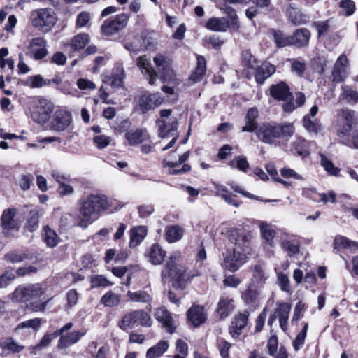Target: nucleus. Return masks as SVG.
Here are the masks:
<instances>
[{
  "label": "nucleus",
  "instance_id": "a878e982",
  "mask_svg": "<svg viewBox=\"0 0 358 358\" xmlns=\"http://www.w3.org/2000/svg\"><path fill=\"white\" fill-rule=\"evenodd\" d=\"M259 229L261 233V237L264 241V243L270 247L274 246V238L275 237L276 232L273 229V227L268 223L260 221Z\"/></svg>",
  "mask_w": 358,
  "mask_h": 358
},
{
  "label": "nucleus",
  "instance_id": "4d7b16f0",
  "mask_svg": "<svg viewBox=\"0 0 358 358\" xmlns=\"http://www.w3.org/2000/svg\"><path fill=\"white\" fill-rule=\"evenodd\" d=\"M176 355L174 358H186L188 355V345L181 339H178L176 343Z\"/></svg>",
  "mask_w": 358,
  "mask_h": 358
},
{
  "label": "nucleus",
  "instance_id": "7ed1b4c3",
  "mask_svg": "<svg viewBox=\"0 0 358 358\" xmlns=\"http://www.w3.org/2000/svg\"><path fill=\"white\" fill-rule=\"evenodd\" d=\"M294 131V127L291 123L278 124L271 122L260 124L255 132L260 141L276 147L281 145V138L285 139L283 141H287L288 138L293 136ZM282 144L285 145V143L283 142Z\"/></svg>",
  "mask_w": 358,
  "mask_h": 358
},
{
  "label": "nucleus",
  "instance_id": "49530a36",
  "mask_svg": "<svg viewBox=\"0 0 358 358\" xmlns=\"http://www.w3.org/2000/svg\"><path fill=\"white\" fill-rule=\"evenodd\" d=\"M44 234L43 235V240L47 245L50 248H53L59 243V236L56 232L52 230L49 226H45L43 228Z\"/></svg>",
  "mask_w": 358,
  "mask_h": 358
},
{
  "label": "nucleus",
  "instance_id": "774afa93",
  "mask_svg": "<svg viewBox=\"0 0 358 358\" xmlns=\"http://www.w3.org/2000/svg\"><path fill=\"white\" fill-rule=\"evenodd\" d=\"M15 278V273L8 269L0 275V288L6 287L12 280Z\"/></svg>",
  "mask_w": 358,
  "mask_h": 358
},
{
  "label": "nucleus",
  "instance_id": "09e8293b",
  "mask_svg": "<svg viewBox=\"0 0 358 358\" xmlns=\"http://www.w3.org/2000/svg\"><path fill=\"white\" fill-rule=\"evenodd\" d=\"M89 42V36L86 34H78L71 42V50L76 51L83 48Z\"/></svg>",
  "mask_w": 358,
  "mask_h": 358
},
{
  "label": "nucleus",
  "instance_id": "de8ad7c7",
  "mask_svg": "<svg viewBox=\"0 0 358 358\" xmlns=\"http://www.w3.org/2000/svg\"><path fill=\"white\" fill-rule=\"evenodd\" d=\"M320 164L324 169L330 175L337 176L340 173V169L334 165L331 159L324 154H320Z\"/></svg>",
  "mask_w": 358,
  "mask_h": 358
},
{
  "label": "nucleus",
  "instance_id": "79ce46f5",
  "mask_svg": "<svg viewBox=\"0 0 358 358\" xmlns=\"http://www.w3.org/2000/svg\"><path fill=\"white\" fill-rule=\"evenodd\" d=\"M261 288L262 287L250 283L248 289L243 293L242 299L246 303L256 302L260 295Z\"/></svg>",
  "mask_w": 358,
  "mask_h": 358
},
{
  "label": "nucleus",
  "instance_id": "473e14b6",
  "mask_svg": "<svg viewBox=\"0 0 358 358\" xmlns=\"http://www.w3.org/2000/svg\"><path fill=\"white\" fill-rule=\"evenodd\" d=\"M206 62L203 56L196 57V67L189 76V79L195 83L199 82L206 73Z\"/></svg>",
  "mask_w": 358,
  "mask_h": 358
},
{
  "label": "nucleus",
  "instance_id": "37998d69",
  "mask_svg": "<svg viewBox=\"0 0 358 358\" xmlns=\"http://www.w3.org/2000/svg\"><path fill=\"white\" fill-rule=\"evenodd\" d=\"M287 13L289 20L296 25L306 24L309 20L308 15L292 7L288 9Z\"/></svg>",
  "mask_w": 358,
  "mask_h": 358
},
{
  "label": "nucleus",
  "instance_id": "6ab92c4d",
  "mask_svg": "<svg viewBox=\"0 0 358 358\" xmlns=\"http://www.w3.org/2000/svg\"><path fill=\"white\" fill-rule=\"evenodd\" d=\"M155 319L160 322L166 331L172 334L174 331L173 320L171 314L164 307H160L155 310Z\"/></svg>",
  "mask_w": 358,
  "mask_h": 358
},
{
  "label": "nucleus",
  "instance_id": "72a5a7b5",
  "mask_svg": "<svg viewBox=\"0 0 358 358\" xmlns=\"http://www.w3.org/2000/svg\"><path fill=\"white\" fill-rule=\"evenodd\" d=\"M166 252L158 244H153L148 250L150 261L155 265L162 264Z\"/></svg>",
  "mask_w": 358,
  "mask_h": 358
},
{
  "label": "nucleus",
  "instance_id": "338daca9",
  "mask_svg": "<svg viewBox=\"0 0 358 358\" xmlns=\"http://www.w3.org/2000/svg\"><path fill=\"white\" fill-rule=\"evenodd\" d=\"M26 257L25 254L12 251L5 255L4 259L10 263L15 264L22 262Z\"/></svg>",
  "mask_w": 358,
  "mask_h": 358
},
{
  "label": "nucleus",
  "instance_id": "58836bf2",
  "mask_svg": "<svg viewBox=\"0 0 358 358\" xmlns=\"http://www.w3.org/2000/svg\"><path fill=\"white\" fill-rule=\"evenodd\" d=\"M168 348L167 341H160L147 350L146 358H159L167 350Z\"/></svg>",
  "mask_w": 358,
  "mask_h": 358
},
{
  "label": "nucleus",
  "instance_id": "2f4dec72",
  "mask_svg": "<svg viewBox=\"0 0 358 358\" xmlns=\"http://www.w3.org/2000/svg\"><path fill=\"white\" fill-rule=\"evenodd\" d=\"M259 115V112L257 108H252L248 110L246 114V123L245 125L242 128V131L252 132L255 131L259 127L256 122V119Z\"/></svg>",
  "mask_w": 358,
  "mask_h": 358
},
{
  "label": "nucleus",
  "instance_id": "f3484780",
  "mask_svg": "<svg viewBox=\"0 0 358 358\" xmlns=\"http://www.w3.org/2000/svg\"><path fill=\"white\" fill-rule=\"evenodd\" d=\"M153 61L160 73L161 78L164 81L171 79L173 71L169 66V61L162 55H157L153 58Z\"/></svg>",
  "mask_w": 358,
  "mask_h": 358
},
{
  "label": "nucleus",
  "instance_id": "9d476101",
  "mask_svg": "<svg viewBox=\"0 0 358 358\" xmlns=\"http://www.w3.org/2000/svg\"><path fill=\"white\" fill-rule=\"evenodd\" d=\"M163 101L164 99L159 93H146L139 97L137 105L138 110L142 113H145L159 107Z\"/></svg>",
  "mask_w": 358,
  "mask_h": 358
},
{
  "label": "nucleus",
  "instance_id": "b1692460",
  "mask_svg": "<svg viewBox=\"0 0 358 358\" xmlns=\"http://www.w3.org/2000/svg\"><path fill=\"white\" fill-rule=\"evenodd\" d=\"M137 66L141 69L143 74L148 76L149 83L150 85H153L156 80L157 75L145 55L141 56L138 58Z\"/></svg>",
  "mask_w": 358,
  "mask_h": 358
},
{
  "label": "nucleus",
  "instance_id": "3c124183",
  "mask_svg": "<svg viewBox=\"0 0 358 358\" xmlns=\"http://www.w3.org/2000/svg\"><path fill=\"white\" fill-rule=\"evenodd\" d=\"M272 33L274 41L278 48H283L292 45V38H291V36H285L282 31L277 30H273Z\"/></svg>",
  "mask_w": 358,
  "mask_h": 358
},
{
  "label": "nucleus",
  "instance_id": "603ef678",
  "mask_svg": "<svg viewBox=\"0 0 358 358\" xmlns=\"http://www.w3.org/2000/svg\"><path fill=\"white\" fill-rule=\"evenodd\" d=\"M39 211L34 208L29 212V215L27 219L26 228L29 231H34L38 227Z\"/></svg>",
  "mask_w": 358,
  "mask_h": 358
},
{
  "label": "nucleus",
  "instance_id": "9b49d317",
  "mask_svg": "<svg viewBox=\"0 0 358 358\" xmlns=\"http://www.w3.org/2000/svg\"><path fill=\"white\" fill-rule=\"evenodd\" d=\"M128 20L129 16L122 13L117 15L113 20H106L101 26L102 32L108 36L114 35L125 27Z\"/></svg>",
  "mask_w": 358,
  "mask_h": 358
},
{
  "label": "nucleus",
  "instance_id": "c03bdc74",
  "mask_svg": "<svg viewBox=\"0 0 358 358\" xmlns=\"http://www.w3.org/2000/svg\"><path fill=\"white\" fill-rule=\"evenodd\" d=\"M118 327L124 331H129L130 329L137 326L136 322L132 313V311L125 313L117 323Z\"/></svg>",
  "mask_w": 358,
  "mask_h": 358
},
{
  "label": "nucleus",
  "instance_id": "7c9ffc66",
  "mask_svg": "<svg viewBox=\"0 0 358 358\" xmlns=\"http://www.w3.org/2000/svg\"><path fill=\"white\" fill-rule=\"evenodd\" d=\"M147 235V229L145 227L138 226L130 231L129 247L134 248L138 245Z\"/></svg>",
  "mask_w": 358,
  "mask_h": 358
},
{
  "label": "nucleus",
  "instance_id": "a211bd4d",
  "mask_svg": "<svg viewBox=\"0 0 358 358\" xmlns=\"http://www.w3.org/2000/svg\"><path fill=\"white\" fill-rule=\"evenodd\" d=\"M162 276L168 275L172 277L177 284V286L180 288H184L185 286L186 277L185 270L182 269H174V265L172 262H168L166 264V271H162Z\"/></svg>",
  "mask_w": 358,
  "mask_h": 358
},
{
  "label": "nucleus",
  "instance_id": "c756f323",
  "mask_svg": "<svg viewBox=\"0 0 358 358\" xmlns=\"http://www.w3.org/2000/svg\"><path fill=\"white\" fill-rule=\"evenodd\" d=\"M291 38H292V45L297 47H303L309 43L310 32L305 28L299 29L294 31Z\"/></svg>",
  "mask_w": 358,
  "mask_h": 358
},
{
  "label": "nucleus",
  "instance_id": "864d4df0",
  "mask_svg": "<svg viewBox=\"0 0 358 358\" xmlns=\"http://www.w3.org/2000/svg\"><path fill=\"white\" fill-rule=\"evenodd\" d=\"M291 62V71L295 73L298 76H303L306 69V64L298 59H289Z\"/></svg>",
  "mask_w": 358,
  "mask_h": 358
},
{
  "label": "nucleus",
  "instance_id": "bb28decb",
  "mask_svg": "<svg viewBox=\"0 0 358 358\" xmlns=\"http://www.w3.org/2000/svg\"><path fill=\"white\" fill-rule=\"evenodd\" d=\"M125 73L122 66H117L112 72L111 75L106 78L105 82L113 87H122L124 84Z\"/></svg>",
  "mask_w": 358,
  "mask_h": 358
},
{
  "label": "nucleus",
  "instance_id": "6e6552de",
  "mask_svg": "<svg viewBox=\"0 0 358 358\" xmlns=\"http://www.w3.org/2000/svg\"><path fill=\"white\" fill-rule=\"evenodd\" d=\"M292 305L284 301H278L274 312L270 315L268 324L272 327L275 319H278L281 329L286 332L288 329V320Z\"/></svg>",
  "mask_w": 358,
  "mask_h": 358
},
{
  "label": "nucleus",
  "instance_id": "cd10ccee",
  "mask_svg": "<svg viewBox=\"0 0 358 358\" xmlns=\"http://www.w3.org/2000/svg\"><path fill=\"white\" fill-rule=\"evenodd\" d=\"M16 208H8L3 210L1 215V224L5 229H13L17 227V222L15 220Z\"/></svg>",
  "mask_w": 358,
  "mask_h": 358
},
{
  "label": "nucleus",
  "instance_id": "6e6d98bb",
  "mask_svg": "<svg viewBox=\"0 0 358 358\" xmlns=\"http://www.w3.org/2000/svg\"><path fill=\"white\" fill-rule=\"evenodd\" d=\"M303 124L305 129L313 133H317L321 129V124L315 120H310L308 115H306L303 120Z\"/></svg>",
  "mask_w": 358,
  "mask_h": 358
},
{
  "label": "nucleus",
  "instance_id": "8fccbe9b",
  "mask_svg": "<svg viewBox=\"0 0 358 358\" xmlns=\"http://www.w3.org/2000/svg\"><path fill=\"white\" fill-rule=\"evenodd\" d=\"M50 80L44 79L41 75L29 76L26 80V85L33 87L38 88L50 85Z\"/></svg>",
  "mask_w": 358,
  "mask_h": 358
},
{
  "label": "nucleus",
  "instance_id": "dca6fc26",
  "mask_svg": "<svg viewBox=\"0 0 358 358\" xmlns=\"http://www.w3.org/2000/svg\"><path fill=\"white\" fill-rule=\"evenodd\" d=\"M270 95L276 100L278 101H287L292 97V94L290 92L289 87L284 83L280 82L278 84L273 85L271 86Z\"/></svg>",
  "mask_w": 358,
  "mask_h": 358
},
{
  "label": "nucleus",
  "instance_id": "ea45409f",
  "mask_svg": "<svg viewBox=\"0 0 358 358\" xmlns=\"http://www.w3.org/2000/svg\"><path fill=\"white\" fill-rule=\"evenodd\" d=\"M206 27L213 31H225L229 24L224 18L212 17L206 22Z\"/></svg>",
  "mask_w": 358,
  "mask_h": 358
},
{
  "label": "nucleus",
  "instance_id": "412c9836",
  "mask_svg": "<svg viewBox=\"0 0 358 358\" xmlns=\"http://www.w3.org/2000/svg\"><path fill=\"white\" fill-rule=\"evenodd\" d=\"M234 300L227 296H222L217 303V313L220 319L227 317L234 310Z\"/></svg>",
  "mask_w": 358,
  "mask_h": 358
},
{
  "label": "nucleus",
  "instance_id": "ddd939ff",
  "mask_svg": "<svg viewBox=\"0 0 358 358\" xmlns=\"http://www.w3.org/2000/svg\"><path fill=\"white\" fill-rule=\"evenodd\" d=\"M29 55L36 60H40L48 55L46 41L42 37L34 38L28 45Z\"/></svg>",
  "mask_w": 358,
  "mask_h": 358
},
{
  "label": "nucleus",
  "instance_id": "5701e85b",
  "mask_svg": "<svg viewBox=\"0 0 358 358\" xmlns=\"http://www.w3.org/2000/svg\"><path fill=\"white\" fill-rule=\"evenodd\" d=\"M86 334L85 331H73L71 333L60 336L57 343L59 349L66 348L77 342Z\"/></svg>",
  "mask_w": 358,
  "mask_h": 358
},
{
  "label": "nucleus",
  "instance_id": "c85d7f7f",
  "mask_svg": "<svg viewBox=\"0 0 358 358\" xmlns=\"http://www.w3.org/2000/svg\"><path fill=\"white\" fill-rule=\"evenodd\" d=\"M275 71V66L268 62H264L259 66L255 74L256 81L262 84L264 80L273 74Z\"/></svg>",
  "mask_w": 358,
  "mask_h": 358
},
{
  "label": "nucleus",
  "instance_id": "39448f33",
  "mask_svg": "<svg viewBox=\"0 0 358 358\" xmlns=\"http://www.w3.org/2000/svg\"><path fill=\"white\" fill-rule=\"evenodd\" d=\"M57 21V15L52 8H39L31 13V25L43 33L50 31Z\"/></svg>",
  "mask_w": 358,
  "mask_h": 358
},
{
  "label": "nucleus",
  "instance_id": "5fc2aeb1",
  "mask_svg": "<svg viewBox=\"0 0 358 358\" xmlns=\"http://www.w3.org/2000/svg\"><path fill=\"white\" fill-rule=\"evenodd\" d=\"M342 96L349 103H356L358 101L357 92L349 86L343 87Z\"/></svg>",
  "mask_w": 358,
  "mask_h": 358
},
{
  "label": "nucleus",
  "instance_id": "13d9d810",
  "mask_svg": "<svg viewBox=\"0 0 358 358\" xmlns=\"http://www.w3.org/2000/svg\"><path fill=\"white\" fill-rule=\"evenodd\" d=\"M217 346L222 358H230L229 352L231 344L229 342L222 338H219L217 340Z\"/></svg>",
  "mask_w": 358,
  "mask_h": 358
},
{
  "label": "nucleus",
  "instance_id": "f704fd0d",
  "mask_svg": "<svg viewBox=\"0 0 358 358\" xmlns=\"http://www.w3.org/2000/svg\"><path fill=\"white\" fill-rule=\"evenodd\" d=\"M268 278V274L262 266L255 265L252 269V278L250 283L262 287Z\"/></svg>",
  "mask_w": 358,
  "mask_h": 358
},
{
  "label": "nucleus",
  "instance_id": "4c0bfd02",
  "mask_svg": "<svg viewBox=\"0 0 358 358\" xmlns=\"http://www.w3.org/2000/svg\"><path fill=\"white\" fill-rule=\"evenodd\" d=\"M0 347L2 349V353L5 355L20 352L24 348L23 345H19L10 338L0 342Z\"/></svg>",
  "mask_w": 358,
  "mask_h": 358
},
{
  "label": "nucleus",
  "instance_id": "bf43d9fd",
  "mask_svg": "<svg viewBox=\"0 0 358 358\" xmlns=\"http://www.w3.org/2000/svg\"><path fill=\"white\" fill-rule=\"evenodd\" d=\"M339 7L343 10L345 16H350L355 11V3L352 0H341Z\"/></svg>",
  "mask_w": 358,
  "mask_h": 358
},
{
  "label": "nucleus",
  "instance_id": "2eb2a0df",
  "mask_svg": "<svg viewBox=\"0 0 358 358\" xmlns=\"http://www.w3.org/2000/svg\"><path fill=\"white\" fill-rule=\"evenodd\" d=\"M348 62V59L344 55L338 58L332 71L334 82L340 83L347 76Z\"/></svg>",
  "mask_w": 358,
  "mask_h": 358
},
{
  "label": "nucleus",
  "instance_id": "f8f14e48",
  "mask_svg": "<svg viewBox=\"0 0 358 358\" xmlns=\"http://www.w3.org/2000/svg\"><path fill=\"white\" fill-rule=\"evenodd\" d=\"M250 313L248 311L240 313L236 315L229 328V333L234 339H237L243 333V329L246 327Z\"/></svg>",
  "mask_w": 358,
  "mask_h": 358
},
{
  "label": "nucleus",
  "instance_id": "a18cd8bd",
  "mask_svg": "<svg viewBox=\"0 0 358 358\" xmlns=\"http://www.w3.org/2000/svg\"><path fill=\"white\" fill-rule=\"evenodd\" d=\"M146 135L141 129H131L125 134V138L131 145L142 143L145 140Z\"/></svg>",
  "mask_w": 358,
  "mask_h": 358
},
{
  "label": "nucleus",
  "instance_id": "e2e57ef3",
  "mask_svg": "<svg viewBox=\"0 0 358 358\" xmlns=\"http://www.w3.org/2000/svg\"><path fill=\"white\" fill-rule=\"evenodd\" d=\"M280 245L290 256L295 255L299 252V244L296 241L285 240L282 241Z\"/></svg>",
  "mask_w": 358,
  "mask_h": 358
},
{
  "label": "nucleus",
  "instance_id": "aec40b11",
  "mask_svg": "<svg viewBox=\"0 0 358 358\" xmlns=\"http://www.w3.org/2000/svg\"><path fill=\"white\" fill-rule=\"evenodd\" d=\"M127 296L129 299L135 303H142L146 304V309L151 310L152 296L145 290H138L136 292L128 291Z\"/></svg>",
  "mask_w": 358,
  "mask_h": 358
},
{
  "label": "nucleus",
  "instance_id": "4be33fe9",
  "mask_svg": "<svg viewBox=\"0 0 358 358\" xmlns=\"http://www.w3.org/2000/svg\"><path fill=\"white\" fill-rule=\"evenodd\" d=\"M334 250L339 251L341 250H348L350 252L358 250V242L353 241L348 238L336 235L333 242Z\"/></svg>",
  "mask_w": 358,
  "mask_h": 358
},
{
  "label": "nucleus",
  "instance_id": "69168bd1",
  "mask_svg": "<svg viewBox=\"0 0 358 358\" xmlns=\"http://www.w3.org/2000/svg\"><path fill=\"white\" fill-rule=\"evenodd\" d=\"M277 280L278 284L282 291L286 292H290L289 279L286 274L280 272L278 273Z\"/></svg>",
  "mask_w": 358,
  "mask_h": 358
},
{
  "label": "nucleus",
  "instance_id": "1a4fd4ad",
  "mask_svg": "<svg viewBox=\"0 0 358 358\" xmlns=\"http://www.w3.org/2000/svg\"><path fill=\"white\" fill-rule=\"evenodd\" d=\"M53 111V104L45 99H39L31 112V119L39 124L47 122Z\"/></svg>",
  "mask_w": 358,
  "mask_h": 358
},
{
  "label": "nucleus",
  "instance_id": "4468645a",
  "mask_svg": "<svg viewBox=\"0 0 358 358\" xmlns=\"http://www.w3.org/2000/svg\"><path fill=\"white\" fill-rule=\"evenodd\" d=\"M72 117L70 113L59 110L55 112L51 122V128L57 131L65 130L71 123Z\"/></svg>",
  "mask_w": 358,
  "mask_h": 358
},
{
  "label": "nucleus",
  "instance_id": "423d86ee",
  "mask_svg": "<svg viewBox=\"0 0 358 358\" xmlns=\"http://www.w3.org/2000/svg\"><path fill=\"white\" fill-rule=\"evenodd\" d=\"M358 124V115L352 110L344 108L337 113V135L339 137L349 136L352 129Z\"/></svg>",
  "mask_w": 358,
  "mask_h": 358
},
{
  "label": "nucleus",
  "instance_id": "e433bc0d",
  "mask_svg": "<svg viewBox=\"0 0 358 358\" xmlns=\"http://www.w3.org/2000/svg\"><path fill=\"white\" fill-rule=\"evenodd\" d=\"M132 313L136 322L137 326L150 327L152 325V320L150 315L144 310H132Z\"/></svg>",
  "mask_w": 358,
  "mask_h": 358
},
{
  "label": "nucleus",
  "instance_id": "0eeeda50",
  "mask_svg": "<svg viewBox=\"0 0 358 358\" xmlns=\"http://www.w3.org/2000/svg\"><path fill=\"white\" fill-rule=\"evenodd\" d=\"M171 109H163L159 111V117L156 123L158 127L159 136L162 138L177 134L178 121L176 117L171 116Z\"/></svg>",
  "mask_w": 358,
  "mask_h": 358
},
{
  "label": "nucleus",
  "instance_id": "052dcab7",
  "mask_svg": "<svg viewBox=\"0 0 358 358\" xmlns=\"http://www.w3.org/2000/svg\"><path fill=\"white\" fill-rule=\"evenodd\" d=\"M230 166L233 168L236 167L238 170L245 172L249 167V164L246 157L238 156L230 162Z\"/></svg>",
  "mask_w": 358,
  "mask_h": 358
},
{
  "label": "nucleus",
  "instance_id": "20e7f679",
  "mask_svg": "<svg viewBox=\"0 0 358 358\" xmlns=\"http://www.w3.org/2000/svg\"><path fill=\"white\" fill-rule=\"evenodd\" d=\"M252 252L250 242L243 236H239L233 250L223 254L222 266L231 272L237 271Z\"/></svg>",
  "mask_w": 358,
  "mask_h": 358
},
{
  "label": "nucleus",
  "instance_id": "0e129e2a",
  "mask_svg": "<svg viewBox=\"0 0 358 358\" xmlns=\"http://www.w3.org/2000/svg\"><path fill=\"white\" fill-rule=\"evenodd\" d=\"M308 327V324L306 322L304 324L302 331L297 334L295 340L294 341L293 345L296 350H299L303 345L306 337Z\"/></svg>",
  "mask_w": 358,
  "mask_h": 358
},
{
  "label": "nucleus",
  "instance_id": "f03ea898",
  "mask_svg": "<svg viewBox=\"0 0 358 358\" xmlns=\"http://www.w3.org/2000/svg\"><path fill=\"white\" fill-rule=\"evenodd\" d=\"M110 207V203L104 194H90L79 201L78 222L76 224L83 229L96 220Z\"/></svg>",
  "mask_w": 358,
  "mask_h": 358
},
{
  "label": "nucleus",
  "instance_id": "c9c22d12",
  "mask_svg": "<svg viewBox=\"0 0 358 358\" xmlns=\"http://www.w3.org/2000/svg\"><path fill=\"white\" fill-rule=\"evenodd\" d=\"M184 229L179 225L168 226L166 229L165 236L169 243H175L182 238Z\"/></svg>",
  "mask_w": 358,
  "mask_h": 358
},
{
  "label": "nucleus",
  "instance_id": "f257e3e1",
  "mask_svg": "<svg viewBox=\"0 0 358 358\" xmlns=\"http://www.w3.org/2000/svg\"><path fill=\"white\" fill-rule=\"evenodd\" d=\"M46 289L41 283H30L17 286L12 293L14 302L25 303L28 309L34 312L45 310L52 297L46 298Z\"/></svg>",
  "mask_w": 358,
  "mask_h": 358
},
{
  "label": "nucleus",
  "instance_id": "393cba45",
  "mask_svg": "<svg viewBox=\"0 0 358 358\" xmlns=\"http://www.w3.org/2000/svg\"><path fill=\"white\" fill-rule=\"evenodd\" d=\"M187 319L196 327L204 323L206 317L203 307L194 306L190 308L187 312Z\"/></svg>",
  "mask_w": 358,
  "mask_h": 358
},
{
  "label": "nucleus",
  "instance_id": "680f3d73",
  "mask_svg": "<svg viewBox=\"0 0 358 358\" xmlns=\"http://www.w3.org/2000/svg\"><path fill=\"white\" fill-rule=\"evenodd\" d=\"M78 222V217L75 220L73 215L71 213H64L62 215L59 224L61 227H78L76 223Z\"/></svg>",
  "mask_w": 358,
  "mask_h": 358
},
{
  "label": "nucleus",
  "instance_id": "a19ab883",
  "mask_svg": "<svg viewBox=\"0 0 358 358\" xmlns=\"http://www.w3.org/2000/svg\"><path fill=\"white\" fill-rule=\"evenodd\" d=\"M121 299L120 294L108 291L102 296L101 303L105 307L113 308L118 306L120 303Z\"/></svg>",
  "mask_w": 358,
  "mask_h": 358
}]
</instances>
